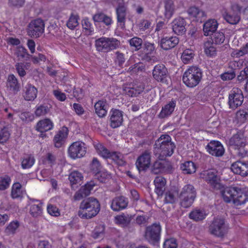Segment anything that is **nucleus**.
<instances>
[{"label":"nucleus","mask_w":248,"mask_h":248,"mask_svg":"<svg viewBox=\"0 0 248 248\" xmlns=\"http://www.w3.org/2000/svg\"><path fill=\"white\" fill-rule=\"evenodd\" d=\"M175 148V145L169 135H162L154 144L155 153L159 155L158 158L160 160H164L167 156H170Z\"/></svg>","instance_id":"1"},{"label":"nucleus","mask_w":248,"mask_h":248,"mask_svg":"<svg viewBox=\"0 0 248 248\" xmlns=\"http://www.w3.org/2000/svg\"><path fill=\"white\" fill-rule=\"evenodd\" d=\"M100 209V204L97 200L90 197L81 202L78 215L82 219H90L95 217Z\"/></svg>","instance_id":"2"},{"label":"nucleus","mask_w":248,"mask_h":248,"mask_svg":"<svg viewBox=\"0 0 248 248\" xmlns=\"http://www.w3.org/2000/svg\"><path fill=\"white\" fill-rule=\"evenodd\" d=\"M202 77V70L197 66H192L184 73L183 81L186 86L193 88L199 84Z\"/></svg>","instance_id":"3"},{"label":"nucleus","mask_w":248,"mask_h":248,"mask_svg":"<svg viewBox=\"0 0 248 248\" xmlns=\"http://www.w3.org/2000/svg\"><path fill=\"white\" fill-rule=\"evenodd\" d=\"M95 45L97 51L107 53L119 48L120 42L113 37H102L96 40Z\"/></svg>","instance_id":"4"},{"label":"nucleus","mask_w":248,"mask_h":248,"mask_svg":"<svg viewBox=\"0 0 248 248\" xmlns=\"http://www.w3.org/2000/svg\"><path fill=\"white\" fill-rule=\"evenodd\" d=\"M228 230V226L222 217L215 218L209 227L210 233L218 237H223Z\"/></svg>","instance_id":"5"},{"label":"nucleus","mask_w":248,"mask_h":248,"mask_svg":"<svg viewBox=\"0 0 248 248\" xmlns=\"http://www.w3.org/2000/svg\"><path fill=\"white\" fill-rule=\"evenodd\" d=\"M241 9V8L239 5L234 4L231 6V10L230 11L223 9L222 11V16L228 23L236 25L240 20Z\"/></svg>","instance_id":"6"},{"label":"nucleus","mask_w":248,"mask_h":248,"mask_svg":"<svg viewBox=\"0 0 248 248\" xmlns=\"http://www.w3.org/2000/svg\"><path fill=\"white\" fill-rule=\"evenodd\" d=\"M161 226L159 224L154 223L146 228L144 237L150 243L155 245L160 238Z\"/></svg>","instance_id":"7"},{"label":"nucleus","mask_w":248,"mask_h":248,"mask_svg":"<svg viewBox=\"0 0 248 248\" xmlns=\"http://www.w3.org/2000/svg\"><path fill=\"white\" fill-rule=\"evenodd\" d=\"M202 174L203 178L214 190H218L222 188V185L220 182V180L217 170L215 169L209 170L204 171Z\"/></svg>","instance_id":"8"},{"label":"nucleus","mask_w":248,"mask_h":248,"mask_svg":"<svg viewBox=\"0 0 248 248\" xmlns=\"http://www.w3.org/2000/svg\"><path fill=\"white\" fill-rule=\"evenodd\" d=\"M44 28L45 23L42 19L37 18L33 20L28 25V34L31 37H39L44 32Z\"/></svg>","instance_id":"9"},{"label":"nucleus","mask_w":248,"mask_h":248,"mask_svg":"<svg viewBox=\"0 0 248 248\" xmlns=\"http://www.w3.org/2000/svg\"><path fill=\"white\" fill-rule=\"evenodd\" d=\"M86 153V144L80 141L73 142L69 147L68 154L72 159H75L84 156Z\"/></svg>","instance_id":"10"},{"label":"nucleus","mask_w":248,"mask_h":248,"mask_svg":"<svg viewBox=\"0 0 248 248\" xmlns=\"http://www.w3.org/2000/svg\"><path fill=\"white\" fill-rule=\"evenodd\" d=\"M244 100V96L242 91L238 88H234L229 95V105L230 108L235 109L240 106Z\"/></svg>","instance_id":"11"},{"label":"nucleus","mask_w":248,"mask_h":248,"mask_svg":"<svg viewBox=\"0 0 248 248\" xmlns=\"http://www.w3.org/2000/svg\"><path fill=\"white\" fill-rule=\"evenodd\" d=\"M153 77L158 82L167 83L169 78L167 68L162 64L155 65L153 70Z\"/></svg>","instance_id":"12"},{"label":"nucleus","mask_w":248,"mask_h":248,"mask_svg":"<svg viewBox=\"0 0 248 248\" xmlns=\"http://www.w3.org/2000/svg\"><path fill=\"white\" fill-rule=\"evenodd\" d=\"M151 164V154L147 151H145L137 159L136 165L139 172L145 171Z\"/></svg>","instance_id":"13"},{"label":"nucleus","mask_w":248,"mask_h":248,"mask_svg":"<svg viewBox=\"0 0 248 248\" xmlns=\"http://www.w3.org/2000/svg\"><path fill=\"white\" fill-rule=\"evenodd\" d=\"M207 152L216 157L222 156L225 152L223 146L218 141L212 140L206 147Z\"/></svg>","instance_id":"14"},{"label":"nucleus","mask_w":248,"mask_h":248,"mask_svg":"<svg viewBox=\"0 0 248 248\" xmlns=\"http://www.w3.org/2000/svg\"><path fill=\"white\" fill-rule=\"evenodd\" d=\"M187 12L190 17L193 18V21L202 23L206 19V14L197 7L192 6L189 8Z\"/></svg>","instance_id":"15"},{"label":"nucleus","mask_w":248,"mask_h":248,"mask_svg":"<svg viewBox=\"0 0 248 248\" xmlns=\"http://www.w3.org/2000/svg\"><path fill=\"white\" fill-rule=\"evenodd\" d=\"M231 170L235 174L246 176L248 175V163L237 161L232 165Z\"/></svg>","instance_id":"16"},{"label":"nucleus","mask_w":248,"mask_h":248,"mask_svg":"<svg viewBox=\"0 0 248 248\" xmlns=\"http://www.w3.org/2000/svg\"><path fill=\"white\" fill-rule=\"evenodd\" d=\"M172 169V166L169 162H167L164 160L162 161H156L154 162L152 168V172L154 174L166 172Z\"/></svg>","instance_id":"17"},{"label":"nucleus","mask_w":248,"mask_h":248,"mask_svg":"<svg viewBox=\"0 0 248 248\" xmlns=\"http://www.w3.org/2000/svg\"><path fill=\"white\" fill-rule=\"evenodd\" d=\"M229 144L230 146L236 149L238 147L245 146L246 140L243 133L238 132L234 134L229 140Z\"/></svg>","instance_id":"18"},{"label":"nucleus","mask_w":248,"mask_h":248,"mask_svg":"<svg viewBox=\"0 0 248 248\" xmlns=\"http://www.w3.org/2000/svg\"><path fill=\"white\" fill-rule=\"evenodd\" d=\"M186 22L184 18L180 17L176 18L172 22L173 31L177 35L184 34L186 31Z\"/></svg>","instance_id":"19"},{"label":"nucleus","mask_w":248,"mask_h":248,"mask_svg":"<svg viewBox=\"0 0 248 248\" xmlns=\"http://www.w3.org/2000/svg\"><path fill=\"white\" fill-rule=\"evenodd\" d=\"M220 190L222 197L224 201L226 202H233V199H234L235 193H237L236 187H224L222 185V188Z\"/></svg>","instance_id":"20"},{"label":"nucleus","mask_w":248,"mask_h":248,"mask_svg":"<svg viewBox=\"0 0 248 248\" xmlns=\"http://www.w3.org/2000/svg\"><path fill=\"white\" fill-rule=\"evenodd\" d=\"M94 184L91 182L82 186L75 194L74 198L75 200H80L88 196L93 189Z\"/></svg>","instance_id":"21"},{"label":"nucleus","mask_w":248,"mask_h":248,"mask_svg":"<svg viewBox=\"0 0 248 248\" xmlns=\"http://www.w3.org/2000/svg\"><path fill=\"white\" fill-rule=\"evenodd\" d=\"M110 126L113 128L120 126L123 121L122 112L118 109L112 110L110 112Z\"/></svg>","instance_id":"22"},{"label":"nucleus","mask_w":248,"mask_h":248,"mask_svg":"<svg viewBox=\"0 0 248 248\" xmlns=\"http://www.w3.org/2000/svg\"><path fill=\"white\" fill-rule=\"evenodd\" d=\"M179 41L178 38L176 36L164 37L160 41V46L167 50L175 47L178 44Z\"/></svg>","instance_id":"23"},{"label":"nucleus","mask_w":248,"mask_h":248,"mask_svg":"<svg viewBox=\"0 0 248 248\" xmlns=\"http://www.w3.org/2000/svg\"><path fill=\"white\" fill-rule=\"evenodd\" d=\"M218 23L215 19H209L203 25V31L205 36L213 34L215 32L217 27Z\"/></svg>","instance_id":"24"},{"label":"nucleus","mask_w":248,"mask_h":248,"mask_svg":"<svg viewBox=\"0 0 248 248\" xmlns=\"http://www.w3.org/2000/svg\"><path fill=\"white\" fill-rule=\"evenodd\" d=\"M24 97L26 100L33 101L37 97V89L31 84H28L24 88Z\"/></svg>","instance_id":"25"},{"label":"nucleus","mask_w":248,"mask_h":248,"mask_svg":"<svg viewBox=\"0 0 248 248\" xmlns=\"http://www.w3.org/2000/svg\"><path fill=\"white\" fill-rule=\"evenodd\" d=\"M176 106V101L171 100L169 103L162 107L161 112L158 116L159 118L163 119L170 116L173 112Z\"/></svg>","instance_id":"26"},{"label":"nucleus","mask_w":248,"mask_h":248,"mask_svg":"<svg viewBox=\"0 0 248 248\" xmlns=\"http://www.w3.org/2000/svg\"><path fill=\"white\" fill-rule=\"evenodd\" d=\"M128 202L126 199L123 196L115 198L112 201L111 207L113 210L119 211L126 207Z\"/></svg>","instance_id":"27"},{"label":"nucleus","mask_w":248,"mask_h":248,"mask_svg":"<svg viewBox=\"0 0 248 248\" xmlns=\"http://www.w3.org/2000/svg\"><path fill=\"white\" fill-rule=\"evenodd\" d=\"M126 8L122 3H119L116 8L117 22L122 28L124 27L126 20Z\"/></svg>","instance_id":"28"},{"label":"nucleus","mask_w":248,"mask_h":248,"mask_svg":"<svg viewBox=\"0 0 248 248\" xmlns=\"http://www.w3.org/2000/svg\"><path fill=\"white\" fill-rule=\"evenodd\" d=\"M155 192L158 196H162L166 189V179L162 176H157L154 180Z\"/></svg>","instance_id":"29"},{"label":"nucleus","mask_w":248,"mask_h":248,"mask_svg":"<svg viewBox=\"0 0 248 248\" xmlns=\"http://www.w3.org/2000/svg\"><path fill=\"white\" fill-rule=\"evenodd\" d=\"M53 126V123L49 119H45L39 121L37 123L36 130L40 133H45L51 130Z\"/></svg>","instance_id":"30"},{"label":"nucleus","mask_w":248,"mask_h":248,"mask_svg":"<svg viewBox=\"0 0 248 248\" xmlns=\"http://www.w3.org/2000/svg\"><path fill=\"white\" fill-rule=\"evenodd\" d=\"M108 105L106 101L99 100L94 105L95 113L100 117H104L107 112Z\"/></svg>","instance_id":"31"},{"label":"nucleus","mask_w":248,"mask_h":248,"mask_svg":"<svg viewBox=\"0 0 248 248\" xmlns=\"http://www.w3.org/2000/svg\"><path fill=\"white\" fill-rule=\"evenodd\" d=\"M7 85L14 93H16L20 90V84L17 78L13 74L8 76Z\"/></svg>","instance_id":"32"},{"label":"nucleus","mask_w":248,"mask_h":248,"mask_svg":"<svg viewBox=\"0 0 248 248\" xmlns=\"http://www.w3.org/2000/svg\"><path fill=\"white\" fill-rule=\"evenodd\" d=\"M132 218V216L124 213L122 215L117 216L115 217L116 223L124 228L127 227L129 226Z\"/></svg>","instance_id":"33"},{"label":"nucleus","mask_w":248,"mask_h":248,"mask_svg":"<svg viewBox=\"0 0 248 248\" xmlns=\"http://www.w3.org/2000/svg\"><path fill=\"white\" fill-rule=\"evenodd\" d=\"M144 90V86L140 85L136 87H125L124 88V93L131 97L138 96Z\"/></svg>","instance_id":"34"},{"label":"nucleus","mask_w":248,"mask_h":248,"mask_svg":"<svg viewBox=\"0 0 248 248\" xmlns=\"http://www.w3.org/2000/svg\"><path fill=\"white\" fill-rule=\"evenodd\" d=\"M93 19L94 22H103L107 26L112 24L111 17L103 13L95 14L93 16Z\"/></svg>","instance_id":"35"},{"label":"nucleus","mask_w":248,"mask_h":248,"mask_svg":"<svg viewBox=\"0 0 248 248\" xmlns=\"http://www.w3.org/2000/svg\"><path fill=\"white\" fill-rule=\"evenodd\" d=\"M248 200V195L243 192L241 189L237 187V193H235L234 198L233 199V203L238 206L244 204Z\"/></svg>","instance_id":"36"},{"label":"nucleus","mask_w":248,"mask_h":248,"mask_svg":"<svg viewBox=\"0 0 248 248\" xmlns=\"http://www.w3.org/2000/svg\"><path fill=\"white\" fill-rule=\"evenodd\" d=\"M180 168L185 174H191L196 171L195 164L191 161H186L181 164Z\"/></svg>","instance_id":"37"},{"label":"nucleus","mask_w":248,"mask_h":248,"mask_svg":"<svg viewBox=\"0 0 248 248\" xmlns=\"http://www.w3.org/2000/svg\"><path fill=\"white\" fill-rule=\"evenodd\" d=\"M179 195L196 198V191L193 186L188 184L183 187Z\"/></svg>","instance_id":"38"},{"label":"nucleus","mask_w":248,"mask_h":248,"mask_svg":"<svg viewBox=\"0 0 248 248\" xmlns=\"http://www.w3.org/2000/svg\"><path fill=\"white\" fill-rule=\"evenodd\" d=\"M15 54L18 58V61L23 60L27 61L30 57V55L28 53L27 50L22 46H18L16 47Z\"/></svg>","instance_id":"39"},{"label":"nucleus","mask_w":248,"mask_h":248,"mask_svg":"<svg viewBox=\"0 0 248 248\" xmlns=\"http://www.w3.org/2000/svg\"><path fill=\"white\" fill-rule=\"evenodd\" d=\"M83 176L81 173L77 171H74L70 173L69 176V180L70 181L72 187L77 184L81 185Z\"/></svg>","instance_id":"40"},{"label":"nucleus","mask_w":248,"mask_h":248,"mask_svg":"<svg viewBox=\"0 0 248 248\" xmlns=\"http://www.w3.org/2000/svg\"><path fill=\"white\" fill-rule=\"evenodd\" d=\"M206 216V214L203 210L195 209L189 213L190 218L195 221H198L203 219Z\"/></svg>","instance_id":"41"},{"label":"nucleus","mask_w":248,"mask_h":248,"mask_svg":"<svg viewBox=\"0 0 248 248\" xmlns=\"http://www.w3.org/2000/svg\"><path fill=\"white\" fill-rule=\"evenodd\" d=\"M67 133L63 130H60L55 136L53 140L56 147L60 148L62 146V144L64 143V139L67 137Z\"/></svg>","instance_id":"42"},{"label":"nucleus","mask_w":248,"mask_h":248,"mask_svg":"<svg viewBox=\"0 0 248 248\" xmlns=\"http://www.w3.org/2000/svg\"><path fill=\"white\" fill-rule=\"evenodd\" d=\"M165 4V16L168 19L170 18L172 16L174 10V5L172 0H166L164 2Z\"/></svg>","instance_id":"43"},{"label":"nucleus","mask_w":248,"mask_h":248,"mask_svg":"<svg viewBox=\"0 0 248 248\" xmlns=\"http://www.w3.org/2000/svg\"><path fill=\"white\" fill-rule=\"evenodd\" d=\"M110 158L119 166H124L126 163V162L124 159L123 155L120 153L112 152V154H111Z\"/></svg>","instance_id":"44"},{"label":"nucleus","mask_w":248,"mask_h":248,"mask_svg":"<svg viewBox=\"0 0 248 248\" xmlns=\"http://www.w3.org/2000/svg\"><path fill=\"white\" fill-rule=\"evenodd\" d=\"M79 19L78 15L71 14L66 23L67 27L71 30H74L78 25Z\"/></svg>","instance_id":"45"},{"label":"nucleus","mask_w":248,"mask_h":248,"mask_svg":"<svg viewBox=\"0 0 248 248\" xmlns=\"http://www.w3.org/2000/svg\"><path fill=\"white\" fill-rule=\"evenodd\" d=\"M204 52L209 56H213L216 54V48L211 41H206L204 45Z\"/></svg>","instance_id":"46"},{"label":"nucleus","mask_w":248,"mask_h":248,"mask_svg":"<svg viewBox=\"0 0 248 248\" xmlns=\"http://www.w3.org/2000/svg\"><path fill=\"white\" fill-rule=\"evenodd\" d=\"M50 108V107H49L47 104L40 105L36 107L35 114L37 117L44 116L49 112Z\"/></svg>","instance_id":"47"},{"label":"nucleus","mask_w":248,"mask_h":248,"mask_svg":"<svg viewBox=\"0 0 248 248\" xmlns=\"http://www.w3.org/2000/svg\"><path fill=\"white\" fill-rule=\"evenodd\" d=\"M35 159L34 157L30 155H26L23 158L21 163L23 169H28L31 168L34 163Z\"/></svg>","instance_id":"48"},{"label":"nucleus","mask_w":248,"mask_h":248,"mask_svg":"<svg viewBox=\"0 0 248 248\" xmlns=\"http://www.w3.org/2000/svg\"><path fill=\"white\" fill-rule=\"evenodd\" d=\"M180 200V205L182 207L187 208L189 207L193 204L195 198L184 196L179 195Z\"/></svg>","instance_id":"49"},{"label":"nucleus","mask_w":248,"mask_h":248,"mask_svg":"<svg viewBox=\"0 0 248 248\" xmlns=\"http://www.w3.org/2000/svg\"><path fill=\"white\" fill-rule=\"evenodd\" d=\"M30 213L34 217L40 216L42 213V204H32L30 207Z\"/></svg>","instance_id":"50"},{"label":"nucleus","mask_w":248,"mask_h":248,"mask_svg":"<svg viewBox=\"0 0 248 248\" xmlns=\"http://www.w3.org/2000/svg\"><path fill=\"white\" fill-rule=\"evenodd\" d=\"M19 226V223L17 221L11 222L6 228L5 232L7 235H13L16 233V230Z\"/></svg>","instance_id":"51"},{"label":"nucleus","mask_w":248,"mask_h":248,"mask_svg":"<svg viewBox=\"0 0 248 248\" xmlns=\"http://www.w3.org/2000/svg\"><path fill=\"white\" fill-rule=\"evenodd\" d=\"M178 192L175 191H168L165 193V202L166 203H174L176 200V195Z\"/></svg>","instance_id":"52"},{"label":"nucleus","mask_w":248,"mask_h":248,"mask_svg":"<svg viewBox=\"0 0 248 248\" xmlns=\"http://www.w3.org/2000/svg\"><path fill=\"white\" fill-rule=\"evenodd\" d=\"M81 24L83 29H84L89 35H91L94 31L92 24L89 21L88 18H85L81 21Z\"/></svg>","instance_id":"53"},{"label":"nucleus","mask_w":248,"mask_h":248,"mask_svg":"<svg viewBox=\"0 0 248 248\" xmlns=\"http://www.w3.org/2000/svg\"><path fill=\"white\" fill-rule=\"evenodd\" d=\"M193 51L191 49H186L182 53L181 59L185 63H187L194 57Z\"/></svg>","instance_id":"54"},{"label":"nucleus","mask_w":248,"mask_h":248,"mask_svg":"<svg viewBox=\"0 0 248 248\" xmlns=\"http://www.w3.org/2000/svg\"><path fill=\"white\" fill-rule=\"evenodd\" d=\"M21 186L19 183H15L13 185L11 192V196L13 198H18L21 197Z\"/></svg>","instance_id":"55"},{"label":"nucleus","mask_w":248,"mask_h":248,"mask_svg":"<svg viewBox=\"0 0 248 248\" xmlns=\"http://www.w3.org/2000/svg\"><path fill=\"white\" fill-rule=\"evenodd\" d=\"M212 42L216 44H221L223 43L225 40V36L223 32H215L212 37Z\"/></svg>","instance_id":"56"},{"label":"nucleus","mask_w":248,"mask_h":248,"mask_svg":"<svg viewBox=\"0 0 248 248\" xmlns=\"http://www.w3.org/2000/svg\"><path fill=\"white\" fill-rule=\"evenodd\" d=\"M94 177L100 182L105 183L106 181L110 177V175L107 171H99L94 174Z\"/></svg>","instance_id":"57"},{"label":"nucleus","mask_w":248,"mask_h":248,"mask_svg":"<svg viewBox=\"0 0 248 248\" xmlns=\"http://www.w3.org/2000/svg\"><path fill=\"white\" fill-rule=\"evenodd\" d=\"M101 165L99 161L96 158H93L90 164L91 170L94 174L100 171Z\"/></svg>","instance_id":"58"},{"label":"nucleus","mask_w":248,"mask_h":248,"mask_svg":"<svg viewBox=\"0 0 248 248\" xmlns=\"http://www.w3.org/2000/svg\"><path fill=\"white\" fill-rule=\"evenodd\" d=\"M129 42L130 46L134 47L136 50H139L141 48L143 43L142 40L137 37H134L131 38Z\"/></svg>","instance_id":"59"},{"label":"nucleus","mask_w":248,"mask_h":248,"mask_svg":"<svg viewBox=\"0 0 248 248\" xmlns=\"http://www.w3.org/2000/svg\"><path fill=\"white\" fill-rule=\"evenodd\" d=\"M10 181V177L7 176L4 177H0V190L7 189L9 186Z\"/></svg>","instance_id":"60"},{"label":"nucleus","mask_w":248,"mask_h":248,"mask_svg":"<svg viewBox=\"0 0 248 248\" xmlns=\"http://www.w3.org/2000/svg\"><path fill=\"white\" fill-rule=\"evenodd\" d=\"M236 117L240 123H244L248 118V112L244 109L239 110L236 113Z\"/></svg>","instance_id":"61"},{"label":"nucleus","mask_w":248,"mask_h":248,"mask_svg":"<svg viewBox=\"0 0 248 248\" xmlns=\"http://www.w3.org/2000/svg\"><path fill=\"white\" fill-rule=\"evenodd\" d=\"M98 150L99 154L104 158H110L111 154H112V152H110L102 145H99Z\"/></svg>","instance_id":"62"},{"label":"nucleus","mask_w":248,"mask_h":248,"mask_svg":"<svg viewBox=\"0 0 248 248\" xmlns=\"http://www.w3.org/2000/svg\"><path fill=\"white\" fill-rule=\"evenodd\" d=\"M47 210L49 215L54 217H58L60 215L59 209L55 206L49 204L47 205Z\"/></svg>","instance_id":"63"},{"label":"nucleus","mask_w":248,"mask_h":248,"mask_svg":"<svg viewBox=\"0 0 248 248\" xmlns=\"http://www.w3.org/2000/svg\"><path fill=\"white\" fill-rule=\"evenodd\" d=\"M177 246L176 240L174 238L167 239L163 244L164 248H177Z\"/></svg>","instance_id":"64"}]
</instances>
